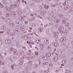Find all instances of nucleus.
<instances>
[{
	"label": "nucleus",
	"mask_w": 73,
	"mask_h": 73,
	"mask_svg": "<svg viewBox=\"0 0 73 73\" xmlns=\"http://www.w3.org/2000/svg\"><path fill=\"white\" fill-rule=\"evenodd\" d=\"M24 19V18L23 17H20L19 18V20L21 21L22 20H23Z\"/></svg>",
	"instance_id": "14"
},
{
	"label": "nucleus",
	"mask_w": 73,
	"mask_h": 73,
	"mask_svg": "<svg viewBox=\"0 0 73 73\" xmlns=\"http://www.w3.org/2000/svg\"><path fill=\"white\" fill-rule=\"evenodd\" d=\"M13 9H10V10H9V12H12V11H13Z\"/></svg>",
	"instance_id": "40"
},
{
	"label": "nucleus",
	"mask_w": 73,
	"mask_h": 73,
	"mask_svg": "<svg viewBox=\"0 0 73 73\" xmlns=\"http://www.w3.org/2000/svg\"><path fill=\"white\" fill-rule=\"evenodd\" d=\"M33 27H35L36 26V25L35 24H33Z\"/></svg>",
	"instance_id": "46"
},
{
	"label": "nucleus",
	"mask_w": 73,
	"mask_h": 73,
	"mask_svg": "<svg viewBox=\"0 0 73 73\" xmlns=\"http://www.w3.org/2000/svg\"><path fill=\"white\" fill-rule=\"evenodd\" d=\"M4 50L5 52H7V50L5 49H4Z\"/></svg>",
	"instance_id": "55"
},
{
	"label": "nucleus",
	"mask_w": 73,
	"mask_h": 73,
	"mask_svg": "<svg viewBox=\"0 0 73 73\" xmlns=\"http://www.w3.org/2000/svg\"><path fill=\"white\" fill-rule=\"evenodd\" d=\"M1 44H2V41H1L0 39V45H1Z\"/></svg>",
	"instance_id": "49"
},
{
	"label": "nucleus",
	"mask_w": 73,
	"mask_h": 73,
	"mask_svg": "<svg viewBox=\"0 0 73 73\" xmlns=\"http://www.w3.org/2000/svg\"><path fill=\"white\" fill-rule=\"evenodd\" d=\"M56 44V43H52V45H54V46L55 45V44Z\"/></svg>",
	"instance_id": "61"
},
{
	"label": "nucleus",
	"mask_w": 73,
	"mask_h": 73,
	"mask_svg": "<svg viewBox=\"0 0 73 73\" xmlns=\"http://www.w3.org/2000/svg\"><path fill=\"white\" fill-rule=\"evenodd\" d=\"M52 7H56V5L53 4L52 5Z\"/></svg>",
	"instance_id": "32"
},
{
	"label": "nucleus",
	"mask_w": 73,
	"mask_h": 73,
	"mask_svg": "<svg viewBox=\"0 0 73 73\" xmlns=\"http://www.w3.org/2000/svg\"><path fill=\"white\" fill-rule=\"evenodd\" d=\"M28 68H29V70H31V68L32 67L31 66H28Z\"/></svg>",
	"instance_id": "29"
},
{
	"label": "nucleus",
	"mask_w": 73,
	"mask_h": 73,
	"mask_svg": "<svg viewBox=\"0 0 73 73\" xmlns=\"http://www.w3.org/2000/svg\"><path fill=\"white\" fill-rule=\"evenodd\" d=\"M38 30L40 32H42V29L41 28H38Z\"/></svg>",
	"instance_id": "24"
},
{
	"label": "nucleus",
	"mask_w": 73,
	"mask_h": 73,
	"mask_svg": "<svg viewBox=\"0 0 73 73\" xmlns=\"http://www.w3.org/2000/svg\"><path fill=\"white\" fill-rule=\"evenodd\" d=\"M73 10H72V9H70V10L69 11V12L70 13H72V12H73Z\"/></svg>",
	"instance_id": "26"
},
{
	"label": "nucleus",
	"mask_w": 73,
	"mask_h": 73,
	"mask_svg": "<svg viewBox=\"0 0 73 73\" xmlns=\"http://www.w3.org/2000/svg\"><path fill=\"white\" fill-rule=\"evenodd\" d=\"M50 66L51 67H53V64L51 63L50 64Z\"/></svg>",
	"instance_id": "42"
},
{
	"label": "nucleus",
	"mask_w": 73,
	"mask_h": 73,
	"mask_svg": "<svg viewBox=\"0 0 73 73\" xmlns=\"http://www.w3.org/2000/svg\"><path fill=\"white\" fill-rule=\"evenodd\" d=\"M10 15V14L9 13H7L6 14V16H7V17H8V16H9Z\"/></svg>",
	"instance_id": "35"
},
{
	"label": "nucleus",
	"mask_w": 73,
	"mask_h": 73,
	"mask_svg": "<svg viewBox=\"0 0 73 73\" xmlns=\"http://www.w3.org/2000/svg\"><path fill=\"white\" fill-rule=\"evenodd\" d=\"M38 1L37 3H39V2H40V0H37Z\"/></svg>",
	"instance_id": "60"
},
{
	"label": "nucleus",
	"mask_w": 73,
	"mask_h": 73,
	"mask_svg": "<svg viewBox=\"0 0 73 73\" xmlns=\"http://www.w3.org/2000/svg\"><path fill=\"white\" fill-rule=\"evenodd\" d=\"M64 37H62L60 39V41L61 42H62L63 41H65L66 40V38L65 37V39L64 40Z\"/></svg>",
	"instance_id": "4"
},
{
	"label": "nucleus",
	"mask_w": 73,
	"mask_h": 73,
	"mask_svg": "<svg viewBox=\"0 0 73 73\" xmlns=\"http://www.w3.org/2000/svg\"><path fill=\"white\" fill-rule=\"evenodd\" d=\"M18 13H19L18 15H19V16H21V15H22V13H21V12Z\"/></svg>",
	"instance_id": "41"
},
{
	"label": "nucleus",
	"mask_w": 73,
	"mask_h": 73,
	"mask_svg": "<svg viewBox=\"0 0 73 73\" xmlns=\"http://www.w3.org/2000/svg\"><path fill=\"white\" fill-rule=\"evenodd\" d=\"M44 57V56H40V59H43Z\"/></svg>",
	"instance_id": "27"
},
{
	"label": "nucleus",
	"mask_w": 73,
	"mask_h": 73,
	"mask_svg": "<svg viewBox=\"0 0 73 73\" xmlns=\"http://www.w3.org/2000/svg\"><path fill=\"white\" fill-rule=\"evenodd\" d=\"M4 63L3 61H0V65H4Z\"/></svg>",
	"instance_id": "20"
},
{
	"label": "nucleus",
	"mask_w": 73,
	"mask_h": 73,
	"mask_svg": "<svg viewBox=\"0 0 73 73\" xmlns=\"http://www.w3.org/2000/svg\"><path fill=\"white\" fill-rule=\"evenodd\" d=\"M60 32L62 34V33H63V31H60Z\"/></svg>",
	"instance_id": "62"
},
{
	"label": "nucleus",
	"mask_w": 73,
	"mask_h": 73,
	"mask_svg": "<svg viewBox=\"0 0 73 73\" xmlns=\"http://www.w3.org/2000/svg\"><path fill=\"white\" fill-rule=\"evenodd\" d=\"M24 62V60H21L19 61V64L20 65H23V63Z\"/></svg>",
	"instance_id": "9"
},
{
	"label": "nucleus",
	"mask_w": 73,
	"mask_h": 73,
	"mask_svg": "<svg viewBox=\"0 0 73 73\" xmlns=\"http://www.w3.org/2000/svg\"><path fill=\"white\" fill-rule=\"evenodd\" d=\"M27 59H28V60H30L31 58L29 57H27Z\"/></svg>",
	"instance_id": "63"
},
{
	"label": "nucleus",
	"mask_w": 73,
	"mask_h": 73,
	"mask_svg": "<svg viewBox=\"0 0 73 73\" xmlns=\"http://www.w3.org/2000/svg\"><path fill=\"white\" fill-rule=\"evenodd\" d=\"M69 8H70V6H69V5H68L65 6L64 7V9L65 10H67V9H68Z\"/></svg>",
	"instance_id": "7"
},
{
	"label": "nucleus",
	"mask_w": 73,
	"mask_h": 73,
	"mask_svg": "<svg viewBox=\"0 0 73 73\" xmlns=\"http://www.w3.org/2000/svg\"><path fill=\"white\" fill-rule=\"evenodd\" d=\"M54 37L55 38H58V36L56 34L54 35Z\"/></svg>",
	"instance_id": "22"
},
{
	"label": "nucleus",
	"mask_w": 73,
	"mask_h": 73,
	"mask_svg": "<svg viewBox=\"0 0 73 73\" xmlns=\"http://www.w3.org/2000/svg\"><path fill=\"white\" fill-rule=\"evenodd\" d=\"M54 46L55 47H57L59 46V44L57 43H55V46Z\"/></svg>",
	"instance_id": "19"
},
{
	"label": "nucleus",
	"mask_w": 73,
	"mask_h": 73,
	"mask_svg": "<svg viewBox=\"0 0 73 73\" xmlns=\"http://www.w3.org/2000/svg\"><path fill=\"white\" fill-rule=\"evenodd\" d=\"M13 13H13V11H11V14L12 15H13Z\"/></svg>",
	"instance_id": "52"
},
{
	"label": "nucleus",
	"mask_w": 73,
	"mask_h": 73,
	"mask_svg": "<svg viewBox=\"0 0 73 73\" xmlns=\"http://www.w3.org/2000/svg\"><path fill=\"white\" fill-rule=\"evenodd\" d=\"M13 13H14L13 15V16H16V13L15 12H13Z\"/></svg>",
	"instance_id": "36"
},
{
	"label": "nucleus",
	"mask_w": 73,
	"mask_h": 73,
	"mask_svg": "<svg viewBox=\"0 0 73 73\" xmlns=\"http://www.w3.org/2000/svg\"><path fill=\"white\" fill-rule=\"evenodd\" d=\"M14 5L16 7H19V3H18L16 2H15L14 3Z\"/></svg>",
	"instance_id": "6"
},
{
	"label": "nucleus",
	"mask_w": 73,
	"mask_h": 73,
	"mask_svg": "<svg viewBox=\"0 0 73 73\" xmlns=\"http://www.w3.org/2000/svg\"><path fill=\"white\" fill-rule=\"evenodd\" d=\"M21 30L23 31H25V29H24V28H22Z\"/></svg>",
	"instance_id": "44"
},
{
	"label": "nucleus",
	"mask_w": 73,
	"mask_h": 73,
	"mask_svg": "<svg viewBox=\"0 0 73 73\" xmlns=\"http://www.w3.org/2000/svg\"><path fill=\"white\" fill-rule=\"evenodd\" d=\"M38 53V52H35V54L36 55H37V54H38V53Z\"/></svg>",
	"instance_id": "54"
},
{
	"label": "nucleus",
	"mask_w": 73,
	"mask_h": 73,
	"mask_svg": "<svg viewBox=\"0 0 73 73\" xmlns=\"http://www.w3.org/2000/svg\"><path fill=\"white\" fill-rule=\"evenodd\" d=\"M40 46L41 49H42V48H44V44H40Z\"/></svg>",
	"instance_id": "16"
},
{
	"label": "nucleus",
	"mask_w": 73,
	"mask_h": 73,
	"mask_svg": "<svg viewBox=\"0 0 73 73\" xmlns=\"http://www.w3.org/2000/svg\"><path fill=\"white\" fill-rule=\"evenodd\" d=\"M52 18H53V19H55L56 18V17L54 16H52Z\"/></svg>",
	"instance_id": "45"
},
{
	"label": "nucleus",
	"mask_w": 73,
	"mask_h": 73,
	"mask_svg": "<svg viewBox=\"0 0 73 73\" xmlns=\"http://www.w3.org/2000/svg\"><path fill=\"white\" fill-rule=\"evenodd\" d=\"M44 42L46 44H49V39H45Z\"/></svg>",
	"instance_id": "5"
},
{
	"label": "nucleus",
	"mask_w": 73,
	"mask_h": 73,
	"mask_svg": "<svg viewBox=\"0 0 73 73\" xmlns=\"http://www.w3.org/2000/svg\"><path fill=\"white\" fill-rule=\"evenodd\" d=\"M5 42L7 44H10L11 41L10 39H7L5 40Z\"/></svg>",
	"instance_id": "3"
},
{
	"label": "nucleus",
	"mask_w": 73,
	"mask_h": 73,
	"mask_svg": "<svg viewBox=\"0 0 73 73\" xmlns=\"http://www.w3.org/2000/svg\"><path fill=\"white\" fill-rule=\"evenodd\" d=\"M3 30H5V26H3V28H2Z\"/></svg>",
	"instance_id": "37"
},
{
	"label": "nucleus",
	"mask_w": 73,
	"mask_h": 73,
	"mask_svg": "<svg viewBox=\"0 0 73 73\" xmlns=\"http://www.w3.org/2000/svg\"><path fill=\"white\" fill-rule=\"evenodd\" d=\"M5 21L7 23H10V22H11V19H10L7 18L5 19Z\"/></svg>",
	"instance_id": "8"
},
{
	"label": "nucleus",
	"mask_w": 73,
	"mask_h": 73,
	"mask_svg": "<svg viewBox=\"0 0 73 73\" xmlns=\"http://www.w3.org/2000/svg\"><path fill=\"white\" fill-rule=\"evenodd\" d=\"M3 72L4 73H8V72L7 71H4Z\"/></svg>",
	"instance_id": "64"
},
{
	"label": "nucleus",
	"mask_w": 73,
	"mask_h": 73,
	"mask_svg": "<svg viewBox=\"0 0 73 73\" xmlns=\"http://www.w3.org/2000/svg\"><path fill=\"white\" fill-rule=\"evenodd\" d=\"M21 44V43H19V42H18V46H19L20 45V44Z\"/></svg>",
	"instance_id": "47"
},
{
	"label": "nucleus",
	"mask_w": 73,
	"mask_h": 73,
	"mask_svg": "<svg viewBox=\"0 0 73 73\" xmlns=\"http://www.w3.org/2000/svg\"><path fill=\"white\" fill-rule=\"evenodd\" d=\"M45 63H42V65H45Z\"/></svg>",
	"instance_id": "59"
},
{
	"label": "nucleus",
	"mask_w": 73,
	"mask_h": 73,
	"mask_svg": "<svg viewBox=\"0 0 73 73\" xmlns=\"http://www.w3.org/2000/svg\"><path fill=\"white\" fill-rule=\"evenodd\" d=\"M51 56V53L50 52H48L46 54V56L47 57H50Z\"/></svg>",
	"instance_id": "10"
},
{
	"label": "nucleus",
	"mask_w": 73,
	"mask_h": 73,
	"mask_svg": "<svg viewBox=\"0 0 73 73\" xmlns=\"http://www.w3.org/2000/svg\"><path fill=\"white\" fill-rule=\"evenodd\" d=\"M65 25L66 26H68L69 25H68V23H66Z\"/></svg>",
	"instance_id": "57"
},
{
	"label": "nucleus",
	"mask_w": 73,
	"mask_h": 73,
	"mask_svg": "<svg viewBox=\"0 0 73 73\" xmlns=\"http://www.w3.org/2000/svg\"><path fill=\"white\" fill-rule=\"evenodd\" d=\"M38 17H39V18H40L41 19H42V17H41L39 15H38Z\"/></svg>",
	"instance_id": "56"
},
{
	"label": "nucleus",
	"mask_w": 73,
	"mask_h": 73,
	"mask_svg": "<svg viewBox=\"0 0 73 73\" xmlns=\"http://www.w3.org/2000/svg\"><path fill=\"white\" fill-rule=\"evenodd\" d=\"M9 27H13L15 25V24L13 23H10L9 24Z\"/></svg>",
	"instance_id": "11"
},
{
	"label": "nucleus",
	"mask_w": 73,
	"mask_h": 73,
	"mask_svg": "<svg viewBox=\"0 0 73 73\" xmlns=\"http://www.w3.org/2000/svg\"><path fill=\"white\" fill-rule=\"evenodd\" d=\"M31 44L32 45H34V44H35V43H34V42H31Z\"/></svg>",
	"instance_id": "53"
},
{
	"label": "nucleus",
	"mask_w": 73,
	"mask_h": 73,
	"mask_svg": "<svg viewBox=\"0 0 73 73\" xmlns=\"http://www.w3.org/2000/svg\"><path fill=\"white\" fill-rule=\"evenodd\" d=\"M7 32L9 34V32H10V31H9V30H7Z\"/></svg>",
	"instance_id": "50"
},
{
	"label": "nucleus",
	"mask_w": 73,
	"mask_h": 73,
	"mask_svg": "<svg viewBox=\"0 0 73 73\" xmlns=\"http://www.w3.org/2000/svg\"><path fill=\"white\" fill-rule=\"evenodd\" d=\"M49 24L50 25H53V23H49Z\"/></svg>",
	"instance_id": "58"
},
{
	"label": "nucleus",
	"mask_w": 73,
	"mask_h": 73,
	"mask_svg": "<svg viewBox=\"0 0 73 73\" xmlns=\"http://www.w3.org/2000/svg\"><path fill=\"white\" fill-rule=\"evenodd\" d=\"M66 72H67V73H70V71H69V70H66Z\"/></svg>",
	"instance_id": "34"
},
{
	"label": "nucleus",
	"mask_w": 73,
	"mask_h": 73,
	"mask_svg": "<svg viewBox=\"0 0 73 73\" xmlns=\"http://www.w3.org/2000/svg\"><path fill=\"white\" fill-rule=\"evenodd\" d=\"M32 62L31 61H29L28 62V64H29V65H31V64H32Z\"/></svg>",
	"instance_id": "28"
},
{
	"label": "nucleus",
	"mask_w": 73,
	"mask_h": 73,
	"mask_svg": "<svg viewBox=\"0 0 73 73\" xmlns=\"http://www.w3.org/2000/svg\"><path fill=\"white\" fill-rule=\"evenodd\" d=\"M54 61L56 62L58 61V57H54Z\"/></svg>",
	"instance_id": "15"
},
{
	"label": "nucleus",
	"mask_w": 73,
	"mask_h": 73,
	"mask_svg": "<svg viewBox=\"0 0 73 73\" xmlns=\"http://www.w3.org/2000/svg\"><path fill=\"white\" fill-rule=\"evenodd\" d=\"M22 37L23 39H25V40L28 38V36L27 35H23Z\"/></svg>",
	"instance_id": "2"
},
{
	"label": "nucleus",
	"mask_w": 73,
	"mask_h": 73,
	"mask_svg": "<svg viewBox=\"0 0 73 73\" xmlns=\"http://www.w3.org/2000/svg\"><path fill=\"white\" fill-rule=\"evenodd\" d=\"M11 68L12 69H14L15 68V65H14V64H12L11 66Z\"/></svg>",
	"instance_id": "21"
},
{
	"label": "nucleus",
	"mask_w": 73,
	"mask_h": 73,
	"mask_svg": "<svg viewBox=\"0 0 73 73\" xmlns=\"http://www.w3.org/2000/svg\"><path fill=\"white\" fill-rule=\"evenodd\" d=\"M44 73V71L41 70L40 71V73Z\"/></svg>",
	"instance_id": "48"
},
{
	"label": "nucleus",
	"mask_w": 73,
	"mask_h": 73,
	"mask_svg": "<svg viewBox=\"0 0 73 73\" xmlns=\"http://www.w3.org/2000/svg\"><path fill=\"white\" fill-rule=\"evenodd\" d=\"M25 23L26 24H27L28 23V21H25Z\"/></svg>",
	"instance_id": "43"
},
{
	"label": "nucleus",
	"mask_w": 73,
	"mask_h": 73,
	"mask_svg": "<svg viewBox=\"0 0 73 73\" xmlns=\"http://www.w3.org/2000/svg\"><path fill=\"white\" fill-rule=\"evenodd\" d=\"M15 6L14 5H13V8H15Z\"/></svg>",
	"instance_id": "51"
},
{
	"label": "nucleus",
	"mask_w": 73,
	"mask_h": 73,
	"mask_svg": "<svg viewBox=\"0 0 73 73\" xmlns=\"http://www.w3.org/2000/svg\"><path fill=\"white\" fill-rule=\"evenodd\" d=\"M43 59H44V60H47V57H46V56H44Z\"/></svg>",
	"instance_id": "31"
},
{
	"label": "nucleus",
	"mask_w": 73,
	"mask_h": 73,
	"mask_svg": "<svg viewBox=\"0 0 73 73\" xmlns=\"http://www.w3.org/2000/svg\"><path fill=\"white\" fill-rule=\"evenodd\" d=\"M54 21L55 23H58L60 22V20L56 19H55Z\"/></svg>",
	"instance_id": "12"
},
{
	"label": "nucleus",
	"mask_w": 73,
	"mask_h": 73,
	"mask_svg": "<svg viewBox=\"0 0 73 73\" xmlns=\"http://www.w3.org/2000/svg\"><path fill=\"white\" fill-rule=\"evenodd\" d=\"M38 66V65L37 64H34V68H37V66Z\"/></svg>",
	"instance_id": "23"
},
{
	"label": "nucleus",
	"mask_w": 73,
	"mask_h": 73,
	"mask_svg": "<svg viewBox=\"0 0 73 73\" xmlns=\"http://www.w3.org/2000/svg\"><path fill=\"white\" fill-rule=\"evenodd\" d=\"M10 51L11 52H13L14 51L13 53H15V55H17L18 53H17V52L16 50H14V48H11L10 49Z\"/></svg>",
	"instance_id": "1"
},
{
	"label": "nucleus",
	"mask_w": 73,
	"mask_h": 73,
	"mask_svg": "<svg viewBox=\"0 0 73 73\" xmlns=\"http://www.w3.org/2000/svg\"><path fill=\"white\" fill-rule=\"evenodd\" d=\"M44 7L46 9H48L49 8V6L48 5H44Z\"/></svg>",
	"instance_id": "17"
},
{
	"label": "nucleus",
	"mask_w": 73,
	"mask_h": 73,
	"mask_svg": "<svg viewBox=\"0 0 73 73\" xmlns=\"http://www.w3.org/2000/svg\"><path fill=\"white\" fill-rule=\"evenodd\" d=\"M13 5H11L10 6V9H13Z\"/></svg>",
	"instance_id": "38"
},
{
	"label": "nucleus",
	"mask_w": 73,
	"mask_h": 73,
	"mask_svg": "<svg viewBox=\"0 0 73 73\" xmlns=\"http://www.w3.org/2000/svg\"><path fill=\"white\" fill-rule=\"evenodd\" d=\"M66 21L65 20H62V24H65L66 23Z\"/></svg>",
	"instance_id": "30"
},
{
	"label": "nucleus",
	"mask_w": 73,
	"mask_h": 73,
	"mask_svg": "<svg viewBox=\"0 0 73 73\" xmlns=\"http://www.w3.org/2000/svg\"><path fill=\"white\" fill-rule=\"evenodd\" d=\"M41 42V41H40V39H38V40H37L36 41V43H37V44H40Z\"/></svg>",
	"instance_id": "18"
},
{
	"label": "nucleus",
	"mask_w": 73,
	"mask_h": 73,
	"mask_svg": "<svg viewBox=\"0 0 73 73\" xmlns=\"http://www.w3.org/2000/svg\"><path fill=\"white\" fill-rule=\"evenodd\" d=\"M44 73L45 72L46 73H48L49 72V71L48 70H46L45 71H44Z\"/></svg>",
	"instance_id": "33"
},
{
	"label": "nucleus",
	"mask_w": 73,
	"mask_h": 73,
	"mask_svg": "<svg viewBox=\"0 0 73 73\" xmlns=\"http://www.w3.org/2000/svg\"><path fill=\"white\" fill-rule=\"evenodd\" d=\"M63 62H64V64H66V60H63Z\"/></svg>",
	"instance_id": "39"
},
{
	"label": "nucleus",
	"mask_w": 73,
	"mask_h": 73,
	"mask_svg": "<svg viewBox=\"0 0 73 73\" xmlns=\"http://www.w3.org/2000/svg\"><path fill=\"white\" fill-rule=\"evenodd\" d=\"M5 9L6 11H8L9 12V10H10V9H9V8L8 7H5Z\"/></svg>",
	"instance_id": "13"
},
{
	"label": "nucleus",
	"mask_w": 73,
	"mask_h": 73,
	"mask_svg": "<svg viewBox=\"0 0 73 73\" xmlns=\"http://www.w3.org/2000/svg\"><path fill=\"white\" fill-rule=\"evenodd\" d=\"M19 54H20V55H23L24 54V53H23L22 52H21L20 51H19Z\"/></svg>",
	"instance_id": "25"
}]
</instances>
